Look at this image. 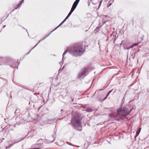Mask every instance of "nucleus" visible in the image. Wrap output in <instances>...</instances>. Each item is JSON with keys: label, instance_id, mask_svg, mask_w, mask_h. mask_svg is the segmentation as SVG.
<instances>
[{"label": "nucleus", "instance_id": "nucleus-8", "mask_svg": "<svg viewBox=\"0 0 149 149\" xmlns=\"http://www.w3.org/2000/svg\"><path fill=\"white\" fill-rule=\"evenodd\" d=\"M80 0H76L74 3H73V4L72 5L73 6H74L75 7H76L77 4H78Z\"/></svg>", "mask_w": 149, "mask_h": 149}, {"label": "nucleus", "instance_id": "nucleus-3", "mask_svg": "<svg viewBox=\"0 0 149 149\" xmlns=\"http://www.w3.org/2000/svg\"><path fill=\"white\" fill-rule=\"evenodd\" d=\"M71 123L74 127H79L80 125V119L79 115L76 114L72 120Z\"/></svg>", "mask_w": 149, "mask_h": 149}, {"label": "nucleus", "instance_id": "nucleus-2", "mask_svg": "<svg viewBox=\"0 0 149 149\" xmlns=\"http://www.w3.org/2000/svg\"><path fill=\"white\" fill-rule=\"evenodd\" d=\"M132 110L128 111L127 109L125 107H122L119 108L117 111L118 115L120 116V118L125 117L129 114Z\"/></svg>", "mask_w": 149, "mask_h": 149}, {"label": "nucleus", "instance_id": "nucleus-4", "mask_svg": "<svg viewBox=\"0 0 149 149\" xmlns=\"http://www.w3.org/2000/svg\"><path fill=\"white\" fill-rule=\"evenodd\" d=\"M88 70H86V68H84L81 70L80 72L79 73L78 77L79 78L83 79L86 75L88 74L87 72Z\"/></svg>", "mask_w": 149, "mask_h": 149}, {"label": "nucleus", "instance_id": "nucleus-9", "mask_svg": "<svg viewBox=\"0 0 149 149\" xmlns=\"http://www.w3.org/2000/svg\"><path fill=\"white\" fill-rule=\"evenodd\" d=\"M113 0H110L107 4L108 7L111 5L112 3L113 2Z\"/></svg>", "mask_w": 149, "mask_h": 149}, {"label": "nucleus", "instance_id": "nucleus-17", "mask_svg": "<svg viewBox=\"0 0 149 149\" xmlns=\"http://www.w3.org/2000/svg\"><path fill=\"white\" fill-rule=\"evenodd\" d=\"M124 41H122L121 43V44L124 45Z\"/></svg>", "mask_w": 149, "mask_h": 149}, {"label": "nucleus", "instance_id": "nucleus-12", "mask_svg": "<svg viewBox=\"0 0 149 149\" xmlns=\"http://www.w3.org/2000/svg\"><path fill=\"white\" fill-rule=\"evenodd\" d=\"M23 1H24V0H22V1L19 4H18V5H17V7L15 8V9H16L23 2Z\"/></svg>", "mask_w": 149, "mask_h": 149}, {"label": "nucleus", "instance_id": "nucleus-6", "mask_svg": "<svg viewBox=\"0 0 149 149\" xmlns=\"http://www.w3.org/2000/svg\"><path fill=\"white\" fill-rule=\"evenodd\" d=\"M51 33H49L48 35L47 36H46L45 38H42V39H41L38 42V43L37 44V45L35 46L33 48V49H31L29 51V52L27 54H29L30 52L31 51V50L33 49L39 43H40L41 41H42V40H44V39H45L47 37V36H49V35Z\"/></svg>", "mask_w": 149, "mask_h": 149}, {"label": "nucleus", "instance_id": "nucleus-10", "mask_svg": "<svg viewBox=\"0 0 149 149\" xmlns=\"http://www.w3.org/2000/svg\"><path fill=\"white\" fill-rule=\"evenodd\" d=\"M141 131V129H139L136 132V134L137 135V136L139 134L140 132Z\"/></svg>", "mask_w": 149, "mask_h": 149}, {"label": "nucleus", "instance_id": "nucleus-16", "mask_svg": "<svg viewBox=\"0 0 149 149\" xmlns=\"http://www.w3.org/2000/svg\"><path fill=\"white\" fill-rule=\"evenodd\" d=\"M112 90H111V91H110L109 92V93H108L107 95V96H106V97H105V98L104 99V100L105 99H106L107 97V96L109 94V93H110L112 91Z\"/></svg>", "mask_w": 149, "mask_h": 149}, {"label": "nucleus", "instance_id": "nucleus-5", "mask_svg": "<svg viewBox=\"0 0 149 149\" xmlns=\"http://www.w3.org/2000/svg\"><path fill=\"white\" fill-rule=\"evenodd\" d=\"M72 13V12L71 11H70V12L69 13H68V15H67V16L64 19V20H63V21L62 22H61L60 24L56 28H55L54 29V30H53L52 31H51L50 33H51L52 32H53L55 30H56V29L59 26H60L61 25H62V24L64 23V22L68 18V17L70 16L71 15V14Z\"/></svg>", "mask_w": 149, "mask_h": 149}, {"label": "nucleus", "instance_id": "nucleus-18", "mask_svg": "<svg viewBox=\"0 0 149 149\" xmlns=\"http://www.w3.org/2000/svg\"><path fill=\"white\" fill-rule=\"evenodd\" d=\"M101 3H102V1H101L100 2L99 6H100V4H101Z\"/></svg>", "mask_w": 149, "mask_h": 149}, {"label": "nucleus", "instance_id": "nucleus-7", "mask_svg": "<svg viewBox=\"0 0 149 149\" xmlns=\"http://www.w3.org/2000/svg\"><path fill=\"white\" fill-rule=\"evenodd\" d=\"M136 44H134L131 45L130 47H129L128 48L126 47L125 45L123 46V48L125 49H129L131 48H132L134 47V46H136Z\"/></svg>", "mask_w": 149, "mask_h": 149}, {"label": "nucleus", "instance_id": "nucleus-15", "mask_svg": "<svg viewBox=\"0 0 149 149\" xmlns=\"http://www.w3.org/2000/svg\"><path fill=\"white\" fill-rule=\"evenodd\" d=\"M67 52V50H66L63 53V57H64V56L66 54V53Z\"/></svg>", "mask_w": 149, "mask_h": 149}, {"label": "nucleus", "instance_id": "nucleus-1", "mask_svg": "<svg viewBox=\"0 0 149 149\" xmlns=\"http://www.w3.org/2000/svg\"><path fill=\"white\" fill-rule=\"evenodd\" d=\"M84 52L82 48L79 46L75 47L73 49H72L69 51V53L74 56H80Z\"/></svg>", "mask_w": 149, "mask_h": 149}, {"label": "nucleus", "instance_id": "nucleus-19", "mask_svg": "<svg viewBox=\"0 0 149 149\" xmlns=\"http://www.w3.org/2000/svg\"><path fill=\"white\" fill-rule=\"evenodd\" d=\"M108 17L107 16H105V18H107Z\"/></svg>", "mask_w": 149, "mask_h": 149}, {"label": "nucleus", "instance_id": "nucleus-11", "mask_svg": "<svg viewBox=\"0 0 149 149\" xmlns=\"http://www.w3.org/2000/svg\"><path fill=\"white\" fill-rule=\"evenodd\" d=\"M74 6H72V8L71 9V10H70V11H72V12L74 11V10H75V9L76 8V7H75Z\"/></svg>", "mask_w": 149, "mask_h": 149}, {"label": "nucleus", "instance_id": "nucleus-14", "mask_svg": "<svg viewBox=\"0 0 149 149\" xmlns=\"http://www.w3.org/2000/svg\"><path fill=\"white\" fill-rule=\"evenodd\" d=\"M67 52V50H66L63 53V57H64V56L66 54V53Z\"/></svg>", "mask_w": 149, "mask_h": 149}, {"label": "nucleus", "instance_id": "nucleus-13", "mask_svg": "<svg viewBox=\"0 0 149 149\" xmlns=\"http://www.w3.org/2000/svg\"><path fill=\"white\" fill-rule=\"evenodd\" d=\"M86 111L88 112H91L92 111V110L91 109H87L86 110Z\"/></svg>", "mask_w": 149, "mask_h": 149}]
</instances>
